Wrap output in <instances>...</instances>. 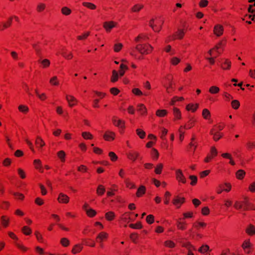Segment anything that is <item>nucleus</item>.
<instances>
[{"label":"nucleus","mask_w":255,"mask_h":255,"mask_svg":"<svg viewBox=\"0 0 255 255\" xmlns=\"http://www.w3.org/2000/svg\"><path fill=\"white\" fill-rule=\"evenodd\" d=\"M135 48L140 53L147 54L152 51L153 47L149 44H139L136 45Z\"/></svg>","instance_id":"obj_1"},{"label":"nucleus","mask_w":255,"mask_h":255,"mask_svg":"<svg viewBox=\"0 0 255 255\" xmlns=\"http://www.w3.org/2000/svg\"><path fill=\"white\" fill-rule=\"evenodd\" d=\"M58 201L61 203H68L69 201V197L62 193H60L58 198Z\"/></svg>","instance_id":"obj_2"},{"label":"nucleus","mask_w":255,"mask_h":255,"mask_svg":"<svg viewBox=\"0 0 255 255\" xmlns=\"http://www.w3.org/2000/svg\"><path fill=\"white\" fill-rule=\"evenodd\" d=\"M116 26V23L113 21L105 22L103 23V27L107 32H110L113 28Z\"/></svg>","instance_id":"obj_3"},{"label":"nucleus","mask_w":255,"mask_h":255,"mask_svg":"<svg viewBox=\"0 0 255 255\" xmlns=\"http://www.w3.org/2000/svg\"><path fill=\"white\" fill-rule=\"evenodd\" d=\"M223 27L221 25L217 24L214 27V32L217 36H220L223 34Z\"/></svg>","instance_id":"obj_4"},{"label":"nucleus","mask_w":255,"mask_h":255,"mask_svg":"<svg viewBox=\"0 0 255 255\" xmlns=\"http://www.w3.org/2000/svg\"><path fill=\"white\" fill-rule=\"evenodd\" d=\"M176 178L179 181L182 182L183 183H185L186 182V178L180 170H178L176 171Z\"/></svg>","instance_id":"obj_5"},{"label":"nucleus","mask_w":255,"mask_h":255,"mask_svg":"<svg viewBox=\"0 0 255 255\" xmlns=\"http://www.w3.org/2000/svg\"><path fill=\"white\" fill-rule=\"evenodd\" d=\"M138 156L139 153L136 151H131L128 153V158L133 161H135Z\"/></svg>","instance_id":"obj_6"},{"label":"nucleus","mask_w":255,"mask_h":255,"mask_svg":"<svg viewBox=\"0 0 255 255\" xmlns=\"http://www.w3.org/2000/svg\"><path fill=\"white\" fill-rule=\"evenodd\" d=\"M114 132L108 131L104 135V137L107 140H109L110 139L113 140L114 139Z\"/></svg>","instance_id":"obj_7"},{"label":"nucleus","mask_w":255,"mask_h":255,"mask_svg":"<svg viewBox=\"0 0 255 255\" xmlns=\"http://www.w3.org/2000/svg\"><path fill=\"white\" fill-rule=\"evenodd\" d=\"M184 201V198H178L177 197L176 198L173 200V203L178 208L180 207V205L183 203Z\"/></svg>","instance_id":"obj_8"},{"label":"nucleus","mask_w":255,"mask_h":255,"mask_svg":"<svg viewBox=\"0 0 255 255\" xmlns=\"http://www.w3.org/2000/svg\"><path fill=\"white\" fill-rule=\"evenodd\" d=\"M108 237V234L104 232H102L100 234L98 235V236L97 237V240L98 242L101 243L102 241L105 239H106Z\"/></svg>","instance_id":"obj_9"},{"label":"nucleus","mask_w":255,"mask_h":255,"mask_svg":"<svg viewBox=\"0 0 255 255\" xmlns=\"http://www.w3.org/2000/svg\"><path fill=\"white\" fill-rule=\"evenodd\" d=\"M246 232L250 235L255 234V227L252 225H250L246 229Z\"/></svg>","instance_id":"obj_10"},{"label":"nucleus","mask_w":255,"mask_h":255,"mask_svg":"<svg viewBox=\"0 0 255 255\" xmlns=\"http://www.w3.org/2000/svg\"><path fill=\"white\" fill-rule=\"evenodd\" d=\"M145 192V187L144 186H140L139 188L137 189L136 192V196L137 197H140L142 195L144 194Z\"/></svg>","instance_id":"obj_11"},{"label":"nucleus","mask_w":255,"mask_h":255,"mask_svg":"<svg viewBox=\"0 0 255 255\" xmlns=\"http://www.w3.org/2000/svg\"><path fill=\"white\" fill-rule=\"evenodd\" d=\"M66 99L69 103V105L70 107H72L73 104H71V102H77V100L73 96L66 95Z\"/></svg>","instance_id":"obj_12"},{"label":"nucleus","mask_w":255,"mask_h":255,"mask_svg":"<svg viewBox=\"0 0 255 255\" xmlns=\"http://www.w3.org/2000/svg\"><path fill=\"white\" fill-rule=\"evenodd\" d=\"M246 172L243 170L240 169L236 172V177L238 179H242L245 175Z\"/></svg>","instance_id":"obj_13"},{"label":"nucleus","mask_w":255,"mask_h":255,"mask_svg":"<svg viewBox=\"0 0 255 255\" xmlns=\"http://www.w3.org/2000/svg\"><path fill=\"white\" fill-rule=\"evenodd\" d=\"M182 246L187 248L188 250H189L188 255H194V254L192 252H191L190 248H192L194 250H195L196 249L195 247L192 246L189 243L183 244Z\"/></svg>","instance_id":"obj_14"},{"label":"nucleus","mask_w":255,"mask_h":255,"mask_svg":"<svg viewBox=\"0 0 255 255\" xmlns=\"http://www.w3.org/2000/svg\"><path fill=\"white\" fill-rule=\"evenodd\" d=\"M83 249V247L80 245H76L72 250V252L75 254L80 252Z\"/></svg>","instance_id":"obj_15"},{"label":"nucleus","mask_w":255,"mask_h":255,"mask_svg":"<svg viewBox=\"0 0 255 255\" xmlns=\"http://www.w3.org/2000/svg\"><path fill=\"white\" fill-rule=\"evenodd\" d=\"M198 107V104H196L195 106L193 104H188L186 106V109L188 111H192L193 112H194L197 110Z\"/></svg>","instance_id":"obj_16"},{"label":"nucleus","mask_w":255,"mask_h":255,"mask_svg":"<svg viewBox=\"0 0 255 255\" xmlns=\"http://www.w3.org/2000/svg\"><path fill=\"white\" fill-rule=\"evenodd\" d=\"M12 19V17H10L9 18L8 21L7 22V23H3L2 24H0V30H2L4 28H6L9 26L11 25Z\"/></svg>","instance_id":"obj_17"},{"label":"nucleus","mask_w":255,"mask_h":255,"mask_svg":"<svg viewBox=\"0 0 255 255\" xmlns=\"http://www.w3.org/2000/svg\"><path fill=\"white\" fill-rule=\"evenodd\" d=\"M105 192V187L102 185H99L97 188V193L99 195H102L103 194H104Z\"/></svg>","instance_id":"obj_18"},{"label":"nucleus","mask_w":255,"mask_h":255,"mask_svg":"<svg viewBox=\"0 0 255 255\" xmlns=\"http://www.w3.org/2000/svg\"><path fill=\"white\" fill-rule=\"evenodd\" d=\"M83 5L90 9H95L96 8V5L91 2H83Z\"/></svg>","instance_id":"obj_19"},{"label":"nucleus","mask_w":255,"mask_h":255,"mask_svg":"<svg viewBox=\"0 0 255 255\" xmlns=\"http://www.w3.org/2000/svg\"><path fill=\"white\" fill-rule=\"evenodd\" d=\"M210 133H211V134L213 135V138L215 141H217L222 136V135L221 134H220L217 132L214 133L213 129H212L211 130Z\"/></svg>","instance_id":"obj_20"},{"label":"nucleus","mask_w":255,"mask_h":255,"mask_svg":"<svg viewBox=\"0 0 255 255\" xmlns=\"http://www.w3.org/2000/svg\"><path fill=\"white\" fill-rule=\"evenodd\" d=\"M143 7V5L141 4H136L132 7L131 10L133 12H138Z\"/></svg>","instance_id":"obj_21"},{"label":"nucleus","mask_w":255,"mask_h":255,"mask_svg":"<svg viewBox=\"0 0 255 255\" xmlns=\"http://www.w3.org/2000/svg\"><path fill=\"white\" fill-rule=\"evenodd\" d=\"M119 74L116 70H113L112 72V77H111V81L112 82H116L118 79Z\"/></svg>","instance_id":"obj_22"},{"label":"nucleus","mask_w":255,"mask_h":255,"mask_svg":"<svg viewBox=\"0 0 255 255\" xmlns=\"http://www.w3.org/2000/svg\"><path fill=\"white\" fill-rule=\"evenodd\" d=\"M65 153L64 151L61 150L57 152V156L62 162L65 161Z\"/></svg>","instance_id":"obj_23"},{"label":"nucleus","mask_w":255,"mask_h":255,"mask_svg":"<svg viewBox=\"0 0 255 255\" xmlns=\"http://www.w3.org/2000/svg\"><path fill=\"white\" fill-rule=\"evenodd\" d=\"M1 222L2 225L4 227H7L9 223V219H6V217L4 216H2L1 217Z\"/></svg>","instance_id":"obj_24"},{"label":"nucleus","mask_w":255,"mask_h":255,"mask_svg":"<svg viewBox=\"0 0 255 255\" xmlns=\"http://www.w3.org/2000/svg\"><path fill=\"white\" fill-rule=\"evenodd\" d=\"M220 91V89L217 86H212L209 89V92L213 94H215L218 93Z\"/></svg>","instance_id":"obj_25"},{"label":"nucleus","mask_w":255,"mask_h":255,"mask_svg":"<svg viewBox=\"0 0 255 255\" xmlns=\"http://www.w3.org/2000/svg\"><path fill=\"white\" fill-rule=\"evenodd\" d=\"M87 215L90 217H93L96 214V212L95 210H93L92 208H89L87 209L86 211Z\"/></svg>","instance_id":"obj_26"},{"label":"nucleus","mask_w":255,"mask_h":255,"mask_svg":"<svg viewBox=\"0 0 255 255\" xmlns=\"http://www.w3.org/2000/svg\"><path fill=\"white\" fill-rule=\"evenodd\" d=\"M209 250V247L207 245H203L199 249L198 251L201 253H204Z\"/></svg>","instance_id":"obj_27"},{"label":"nucleus","mask_w":255,"mask_h":255,"mask_svg":"<svg viewBox=\"0 0 255 255\" xmlns=\"http://www.w3.org/2000/svg\"><path fill=\"white\" fill-rule=\"evenodd\" d=\"M138 111L141 114H144L146 112V109L143 104H140L138 106Z\"/></svg>","instance_id":"obj_28"},{"label":"nucleus","mask_w":255,"mask_h":255,"mask_svg":"<svg viewBox=\"0 0 255 255\" xmlns=\"http://www.w3.org/2000/svg\"><path fill=\"white\" fill-rule=\"evenodd\" d=\"M61 12L63 14L68 15L71 13V10L68 7L65 6L61 9Z\"/></svg>","instance_id":"obj_29"},{"label":"nucleus","mask_w":255,"mask_h":255,"mask_svg":"<svg viewBox=\"0 0 255 255\" xmlns=\"http://www.w3.org/2000/svg\"><path fill=\"white\" fill-rule=\"evenodd\" d=\"M202 116L205 119H208L210 116V113L207 109H204L202 112Z\"/></svg>","instance_id":"obj_30"},{"label":"nucleus","mask_w":255,"mask_h":255,"mask_svg":"<svg viewBox=\"0 0 255 255\" xmlns=\"http://www.w3.org/2000/svg\"><path fill=\"white\" fill-rule=\"evenodd\" d=\"M167 114V111L165 110H158L156 112V115L159 117L165 116Z\"/></svg>","instance_id":"obj_31"},{"label":"nucleus","mask_w":255,"mask_h":255,"mask_svg":"<svg viewBox=\"0 0 255 255\" xmlns=\"http://www.w3.org/2000/svg\"><path fill=\"white\" fill-rule=\"evenodd\" d=\"M173 113L176 119H180L181 118V113L179 109L176 108H174L173 109Z\"/></svg>","instance_id":"obj_32"},{"label":"nucleus","mask_w":255,"mask_h":255,"mask_svg":"<svg viewBox=\"0 0 255 255\" xmlns=\"http://www.w3.org/2000/svg\"><path fill=\"white\" fill-rule=\"evenodd\" d=\"M231 105L233 108L236 110L239 108L240 104L239 101L235 100L232 102Z\"/></svg>","instance_id":"obj_33"},{"label":"nucleus","mask_w":255,"mask_h":255,"mask_svg":"<svg viewBox=\"0 0 255 255\" xmlns=\"http://www.w3.org/2000/svg\"><path fill=\"white\" fill-rule=\"evenodd\" d=\"M176 224L178 228L180 230H184L186 229L185 226L184 225L183 222H181L179 220H177Z\"/></svg>","instance_id":"obj_34"},{"label":"nucleus","mask_w":255,"mask_h":255,"mask_svg":"<svg viewBox=\"0 0 255 255\" xmlns=\"http://www.w3.org/2000/svg\"><path fill=\"white\" fill-rule=\"evenodd\" d=\"M115 217V214L112 212H109L106 214V218L109 221L112 220Z\"/></svg>","instance_id":"obj_35"},{"label":"nucleus","mask_w":255,"mask_h":255,"mask_svg":"<svg viewBox=\"0 0 255 255\" xmlns=\"http://www.w3.org/2000/svg\"><path fill=\"white\" fill-rule=\"evenodd\" d=\"M35 143L37 145L42 147L45 145L44 141L40 137H38L35 141Z\"/></svg>","instance_id":"obj_36"},{"label":"nucleus","mask_w":255,"mask_h":255,"mask_svg":"<svg viewBox=\"0 0 255 255\" xmlns=\"http://www.w3.org/2000/svg\"><path fill=\"white\" fill-rule=\"evenodd\" d=\"M115 126L118 127L120 128H125V122L120 119L118 120L117 124Z\"/></svg>","instance_id":"obj_37"},{"label":"nucleus","mask_w":255,"mask_h":255,"mask_svg":"<svg viewBox=\"0 0 255 255\" xmlns=\"http://www.w3.org/2000/svg\"><path fill=\"white\" fill-rule=\"evenodd\" d=\"M136 133L141 138H143L145 135V132L139 128L136 129Z\"/></svg>","instance_id":"obj_38"},{"label":"nucleus","mask_w":255,"mask_h":255,"mask_svg":"<svg viewBox=\"0 0 255 255\" xmlns=\"http://www.w3.org/2000/svg\"><path fill=\"white\" fill-rule=\"evenodd\" d=\"M60 243L64 247H67L69 245V241L65 238H62Z\"/></svg>","instance_id":"obj_39"},{"label":"nucleus","mask_w":255,"mask_h":255,"mask_svg":"<svg viewBox=\"0 0 255 255\" xmlns=\"http://www.w3.org/2000/svg\"><path fill=\"white\" fill-rule=\"evenodd\" d=\"M151 155L152 156V157L155 159H157L159 156V153L157 150L155 148L152 149V152H151Z\"/></svg>","instance_id":"obj_40"},{"label":"nucleus","mask_w":255,"mask_h":255,"mask_svg":"<svg viewBox=\"0 0 255 255\" xmlns=\"http://www.w3.org/2000/svg\"><path fill=\"white\" fill-rule=\"evenodd\" d=\"M162 167L163 165L161 163L158 164L155 169V172L158 174H160L161 172Z\"/></svg>","instance_id":"obj_41"},{"label":"nucleus","mask_w":255,"mask_h":255,"mask_svg":"<svg viewBox=\"0 0 255 255\" xmlns=\"http://www.w3.org/2000/svg\"><path fill=\"white\" fill-rule=\"evenodd\" d=\"M129 227L132 229H141L142 228V225L140 222L137 223L135 224H131L129 225Z\"/></svg>","instance_id":"obj_42"},{"label":"nucleus","mask_w":255,"mask_h":255,"mask_svg":"<svg viewBox=\"0 0 255 255\" xmlns=\"http://www.w3.org/2000/svg\"><path fill=\"white\" fill-rule=\"evenodd\" d=\"M22 230L23 233L26 235H29L31 233V230H30V229L27 226L23 227L22 228Z\"/></svg>","instance_id":"obj_43"},{"label":"nucleus","mask_w":255,"mask_h":255,"mask_svg":"<svg viewBox=\"0 0 255 255\" xmlns=\"http://www.w3.org/2000/svg\"><path fill=\"white\" fill-rule=\"evenodd\" d=\"M252 245L250 243L249 241H245L242 245V248L246 250L248 248H250L251 247Z\"/></svg>","instance_id":"obj_44"},{"label":"nucleus","mask_w":255,"mask_h":255,"mask_svg":"<svg viewBox=\"0 0 255 255\" xmlns=\"http://www.w3.org/2000/svg\"><path fill=\"white\" fill-rule=\"evenodd\" d=\"M18 110L23 113H26L28 111V108L24 105H20L18 107Z\"/></svg>","instance_id":"obj_45"},{"label":"nucleus","mask_w":255,"mask_h":255,"mask_svg":"<svg viewBox=\"0 0 255 255\" xmlns=\"http://www.w3.org/2000/svg\"><path fill=\"white\" fill-rule=\"evenodd\" d=\"M82 135L85 139H91L93 137L92 135L90 132H83Z\"/></svg>","instance_id":"obj_46"},{"label":"nucleus","mask_w":255,"mask_h":255,"mask_svg":"<svg viewBox=\"0 0 255 255\" xmlns=\"http://www.w3.org/2000/svg\"><path fill=\"white\" fill-rule=\"evenodd\" d=\"M146 220L148 224H151L154 222V216L152 215H149L146 217Z\"/></svg>","instance_id":"obj_47"},{"label":"nucleus","mask_w":255,"mask_h":255,"mask_svg":"<svg viewBox=\"0 0 255 255\" xmlns=\"http://www.w3.org/2000/svg\"><path fill=\"white\" fill-rule=\"evenodd\" d=\"M189 178L191 180V185H194L197 181V177L195 175H190Z\"/></svg>","instance_id":"obj_48"},{"label":"nucleus","mask_w":255,"mask_h":255,"mask_svg":"<svg viewBox=\"0 0 255 255\" xmlns=\"http://www.w3.org/2000/svg\"><path fill=\"white\" fill-rule=\"evenodd\" d=\"M43 67H47L50 65V61L47 59H45L40 61Z\"/></svg>","instance_id":"obj_49"},{"label":"nucleus","mask_w":255,"mask_h":255,"mask_svg":"<svg viewBox=\"0 0 255 255\" xmlns=\"http://www.w3.org/2000/svg\"><path fill=\"white\" fill-rule=\"evenodd\" d=\"M180 59L176 57H174L171 59V62L174 65H177L180 62Z\"/></svg>","instance_id":"obj_50"},{"label":"nucleus","mask_w":255,"mask_h":255,"mask_svg":"<svg viewBox=\"0 0 255 255\" xmlns=\"http://www.w3.org/2000/svg\"><path fill=\"white\" fill-rule=\"evenodd\" d=\"M35 93L36 94L37 96L39 97V98L41 100H44L46 98V96L44 93H42L41 94H40L37 90H35Z\"/></svg>","instance_id":"obj_51"},{"label":"nucleus","mask_w":255,"mask_h":255,"mask_svg":"<svg viewBox=\"0 0 255 255\" xmlns=\"http://www.w3.org/2000/svg\"><path fill=\"white\" fill-rule=\"evenodd\" d=\"M123 47V44L122 43H117L114 46V51L115 52H119L121 49Z\"/></svg>","instance_id":"obj_52"},{"label":"nucleus","mask_w":255,"mask_h":255,"mask_svg":"<svg viewBox=\"0 0 255 255\" xmlns=\"http://www.w3.org/2000/svg\"><path fill=\"white\" fill-rule=\"evenodd\" d=\"M164 244L169 248H173L175 246V244L171 241H167L165 242Z\"/></svg>","instance_id":"obj_53"},{"label":"nucleus","mask_w":255,"mask_h":255,"mask_svg":"<svg viewBox=\"0 0 255 255\" xmlns=\"http://www.w3.org/2000/svg\"><path fill=\"white\" fill-rule=\"evenodd\" d=\"M184 34V32L183 30L179 29L178 32H177L176 36L178 38L181 39L183 37Z\"/></svg>","instance_id":"obj_54"},{"label":"nucleus","mask_w":255,"mask_h":255,"mask_svg":"<svg viewBox=\"0 0 255 255\" xmlns=\"http://www.w3.org/2000/svg\"><path fill=\"white\" fill-rule=\"evenodd\" d=\"M45 5L44 3H39L37 6V10L38 11L40 12L44 9Z\"/></svg>","instance_id":"obj_55"},{"label":"nucleus","mask_w":255,"mask_h":255,"mask_svg":"<svg viewBox=\"0 0 255 255\" xmlns=\"http://www.w3.org/2000/svg\"><path fill=\"white\" fill-rule=\"evenodd\" d=\"M218 152L215 147H212L211 149V154L212 156L211 157H213L217 155Z\"/></svg>","instance_id":"obj_56"},{"label":"nucleus","mask_w":255,"mask_h":255,"mask_svg":"<svg viewBox=\"0 0 255 255\" xmlns=\"http://www.w3.org/2000/svg\"><path fill=\"white\" fill-rule=\"evenodd\" d=\"M50 83L53 85H58V82L57 81V77L54 76L50 80Z\"/></svg>","instance_id":"obj_57"},{"label":"nucleus","mask_w":255,"mask_h":255,"mask_svg":"<svg viewBox=\"0 0 255 255\" xmlns=\"http://www.w3.org/2000/svg\"><path fill=\"white\" fill-rule=\"evenodd\" d=\"M109 156L111 158V160L112 161H115L117 159L118 157L116 155V154L113 152H110L109 153Z\"/></svg>","instance_id":"obj_58"},{"label":"nucleus","mask_w":255,"mask_h":255,"mask_svg":"<svg viewBox=\"0 0 255 255\" xmlns=\"http://www.w3.org/2000/svg\"><path fill=\"white\" fill-rule=\"evenodd\" d=\"M132 93L136 95L140 96L142 95V92L138 88L132 89Z\"/></svg>","instance_id":"obj_59"},{"label":"nucleus","mask_w":255,"mask_h":255,"mask_svg":"<svg viewBox=\"0 0 255 255\" xmlns=\"http://www.w3.org/2000/svg\"><path fill=\"white\" fill-rule=\"evenodd\" d=\"M34 164L35 166V167L37 169H39L41 167V161L39 159H36L34 161Z\"/></svg>","instance_id":"obj_60"},{"label":"nucleus","mask_w":255,"mask_h":255,"mask_svg":"<svg viewBox=\"0 0 255 255\" xmlns=\"http://www.w3.org/2000/svg\"><path fill=\"white\" fill-rule=\"evenodd\" d=\"M167 130L164 128H161V138L164 139L165 136L167 133Z\"/></svg>","instance_id":"obj_61"},{"label":"nucleus","mask_w":255,"mask_h":255,"mask_svg":"<svg viewBox=\"0 0 255 255\" xmlns=\"http://www.w3.org/2000/svg\"><path fill=\"white\" fill-rule=\"evenodd\" d=\"M89 35H90V32H87L84 33L83 35L78 36L77 37V38L79 40H82L83 39L86 38Z\"/></svg>","instance_id":"obj_62"},{"label":"nucleus","mask_w":255,"mask_h":255,"mask_svg":"<svg viewBox=\"0 0 255 255\" xmlns=\"http://www.w3.org/2000/svg\"><path fill=\"white\" fill-rule=\"evenodd\" d=\"M110 91L114 95H117L120 92V91L116 88H111Z\"/></svg>","instance_id":"obj_63"},{"label":"nucleus","mask_w":255,"mask_h":255,"mask_svg":"<svg viewBox=\"0 0 255 255\" xmlns=\"http://www.w3.org/2000/svg\"><path fill=\"white\" fill-rule=\"evenodd\" d=\"M210 170H205L200 173V177L203 178L209 174Z\"/></svg>","instance_id":"obj_64"}]
</instances>
